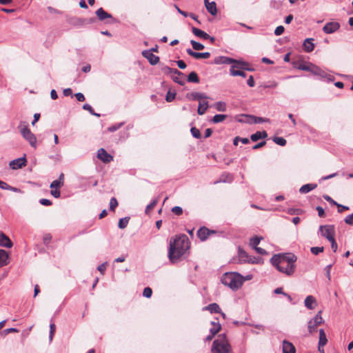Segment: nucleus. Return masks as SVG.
Masks as SVG:
<instances>
[{
	"instance_id": "obj_1",
	"label": "nucleus",
	"mask_w": 353,
	"mask_h": 353,
	"mask_svg": "<svg viewBox=\"0 0 353 353\" xmlns=\"http://www.w3.org/2000/svg\"><path fill=\"white\" fill-rule=\"evenodd\" d=\"M190 248V241L185 234L171 239L168 250V257L172 263H177Z\"/></svg>"
},
{
	"instance_id": "obj_2",
	"label": "nucleus",
	"mask_w": 353,
	"mask_h": 353,
	"mask_svg": "<svg viewBox=\"0 0 353 353\" xmlns=\"http://www.w3.org/2000/svg\"><path fill=\"white\" fill-rule=\"evenodd\" d=\"M296 260L295 254L284 253L274 255L271 259V263L279 272L287 276H292L296 270Z\"/></svg>"
},
{
	"instance_id": "obj_3",
	"label": "nucleus",
	"mask_w": 353,
	"mask_h": 353,
	"mask_svg": "<svg viewBox=\"0 0 353 353\" xmlns=\"http://www.w3.org/2000/svg\"><path fill=\"white\" fill-rule=\"evenodd\" d=\"M243 276L236 272H226L221 279V283L232 290L239 289L243 283Z\"/></svg>"
},
{
	"instance_id": "obj_4",
	"label": "nucleus",
	"mask_w": 353,
	"mask_h": 353,
	"mask_svg": "<svg viewBox=\"0 0 353 353\" xmlns=\"http://www.w3.org/2000/svg\"><path fill=\"white\" fill-rule=\"evenodd\" d=\"M230 345L225 334H219L218 338L214 341L212 352V353H229Z\"/></svg>"
},
{
	"instance_id": "obj_5",
	"label": "nucleus",
	"mask_w": 353,
	"mask_h": 353,
	"mask_svg": "<svg viewBox=\"0 0 353 353\" xmlns=\"http://www.w3.org/2000/svg\"><path fill=\"white\" fill-rule=\"evenodd\" d=\"M165 72L172 75L173 81L181 85L185 84L184 74L177 69L166 67L164 69Z\"/></svg>"
},
{
	"instance_id": "obj_6",
	"label": "nucleus",
	"mask_w": 353,
	"mask_h": 353,
	"mask_svg": "<svg viewBox=\"0 0 353 353\" xmlns=\"http://www.w3.org/2000/svg\"><path fill=\"white\" fill-rule=\"evenodd\" d=\"M248 65V63H246L245 61H238L236 64L232 65V66L230 68V75H232L233 77L240 76V77H246V74H245V72H243L242 70L234 71V68H238V69H241V70L246 69V70H252L251 69H248V68H246V66Z\"/></svg>"
},
{
	"instance_id": "obj_7",
	"label": "nucleus",
	"mask_w": 353,
	"mask_h": 353,
	"mask_svg": "<svg viewBox=\"0 0 353 353\" xmlns=\"http://www.w3.org/2000/svg\"><path fill=\"white\" fill-rule=\"evenodd\" d=\"M20 132L32 148H37V138L27 126L20 128Z\"/></svg>"
},
{
	"instance_id": "obj_8",
	"label": "nucleus",
	"mask_w": 353,
	"mask_h": 353,
	"mask_svg": "<svg viewBox=\"0 0 353 353\" xmlns=\"http://www.w3.org/2000/svg\"><path fill=\"white\" fill-rule=\"evenodd\" d=\"M319 232L321 236L326 238L328 241L334 239L335 229L332 225H321L319 227Z\"/></svg>"
},
{
	"instance_id": "obj_9",
	"label": "nucleus",
	"mask_w": 353,
	"mask_h": 353,
	"mask_svg": "<svg viewBox=\"0 0 353 353\" xmlns=\"http://www.w3.org/2000/svg\"><path fill=\"white\" fill-rule=\"evenodd\" d=\"M323 323V318L321 316V311H319L315 316L309 321L307 328L310 333H312L316 330L317 327Z\"/></svg>"
},
{
	"instance_id": "obj_10",
	"label": "nucleus",
	"mask_w": 353,
	"mask_h": 353,
	"mask_svg": "<svg viewBox=\"0 0 353 353\" xmlns=\"http://www.w3.org/2000/svg\"><path fill=\"white\" fill-rule=\"evenodd\" d=\"M242 119H239L240 122L249 123H261L263 122H268L270 120L267 118L257 117L250 115H242Z\"/></svg>"
},
{
	"instance_id": "obj_11",
	"label": "nucleus",
	"mask_w": 353,
	"mask_h": 353,
	"mask_svg": "<svg viewBox=\"0 0 353 353\" xmlns=\"http://www.w3.org/2000/svg\"><path fill=\"white\" fill-rule=\"evenodd\" d=\"M310 72L312 73L314 75L319 76L323 79H327L330 81H332L334 79L333 77H332L330 74H327L321 68L314 65H312Z\"/></svg>"
},
{
	"instance_id": "obj_12",
	"label": "nucleus",
	"mask_w": 353,
	"mask_h": 353,
	"mask_svg": "<svg viewBox=\"0 0 353 353\" xmlns=\"http://www.w3.org/2000/svg\"><path fill=\"white\" fill-rule=\"evenodd\" d=\"M340 27H341V26L339 22H336V21L328 22L323 27V31L325 34H332V33L336 32L340 28Z\"/></svg>"
},
{
	"instance_id": "obj_13",
	"label": "nucleus",
	"mask_w": 353,
	"mask_h": 353,
	"mask_svg": "<svg viewBox=\"0 0 353 353\" xmlns=\"http://www.w3.org/2000/svg\"><path fill=\"white\" fill-rule=\"evenodd\" d=\"M239 60L234 59L225 56H219L214 59V63L217 65L221 64H236Z\"/></svg>"
},
{
	"instance_id": "obj_14",
	"label": "nucleus",
	"mask_w": 353,
	"mask_h": 353,
	"mask_svg": "<svg viewBox=\"0 0 353 353\" xmlns=\"http://www.w3.org/2000/svg\"><path fill=\"white\" fill-rule=\"evenodd\" d=\"M97 157L103 163H110L113 160V157L108 154L103 148H100L97 152Z\"/></svg>"
},
{
	"instance_id": "obj_15",
	"label": "nucleus",
	"mask_w": 353,
	"mask_h": 353,
	"mask_svg": "<svg viewBox=\"0 0 353 353\" xmlns=\"http://www.w3.org/2000/svg\"><path fill=\"white\" fill-rule=\"evenodd\" d=\"M143 57L147 59L151 65H156L159 61V57L151 52V50H143L141 52Z\"/></svg>"
},
{
	"instance_id": "obj_16",
	"label": "nucleus",
	"mask_w": 353,
	"mask_h": 353,
	"mask_svg": "<svg viewBox=\"0 0 353 353\" xmlns=\"http://www.w3.org/2000/svg\"><path fill=\"white\" fill-rule=\"evenodd\" d=\"M26 164V159L25 157L19 158L10 162V166L13 170H17L25 166Z\"/></svg>"
},
{
	"instance_id": "obj_17",
	"label": "nucleus",
	"mask_w": 353,
	"mask_h": 353,
	"mask_svg": "<svg viewBox=\"0 0 353 353\" xmlns=\"http://www.w3.org/2000/svg\"><path fill=\"white\" fill-rule=\"evenodd\" d=\"M186 52L187 53L195 58V59H208L210 57V53L208 52H194L193 51L192 49L190 48H188L186 50Z\"/></svg>"
},
{
	"instance_id": "obj_18",
	"label": "nucleus",
	"mask_w": 353,
	"mask_h": 353,
	"mask_svg": "<svg viewBox=\"0 0 353 353\" xmlns=\"http://www.w3.org/2000/svg\"><path fill=\"white\" fill-rule=\"evenodd\" d=\"M212 233H215V231L210 230L205 227H202L198 230L197 235L200 240L203 241H205Z\"/></svg>"
},
{
	"instance_id": "obj_19",
	"label": "nucleus",
	"mask_w": 353,
	"mask_h": 353,
	"mask_svg": "<svg viewBox=\"0 0 353 353\" xmlns=\"http://www.w3.org/2000/svg\"><path fill=\"white\" fill-rule=\"evenodd\" d=\"M186 97L190 100L199 101L203 99H206L208 98L205 94L201 93V92H196L188 93L186 95Z\"/></svg>"
},
{
	"instance_id": "obj_20",
	"label": "nucleus",
	"mask_w": 353,
	"mask_h": 353,
	"mask_svg": "<svg viewBox=\"0 0 353 353\" xmlns=\"http://www.w3.org/2000/svg\"><path fill=\"white\" fill-rule=\"evenodd\" d=\"M282 352V353H296V349L292 343L284 340L283 341Z\"/></svg>"
},
{
	"instance_id": "obj_21",
	"label": "nucleus",
	"mask_w": 353,
	"mask_h": 353,
	"mask_svg": "<svg viewBox=\"0 0 353 353\" xmlns=\"http://www.w3.org/2000/svg\"><path fill=\"white\" fill-rule=\"evenodd\" d=\"M327 342L326 334L323 329L319 330V352H323V347Z\"/></svg>"
},
{
	"instance_id": "obj_22",
	"label": "nucleus",
	"mask_w": 353,
	"mask_h": 353,
	"mask_svg": "<svg viewBox=\"0 0 353 353\" xmlns=\"http://www.w3.org/2000/svg\"><path fill=\"white\" fill-rule=\"evenodd\" d=\"M64 184V174L63 173H61L58 179L53 181L50 185V188L52 189H59Z\"/></svg>"
},
{
	"instance_id": "obj_23",
	"label": "nucleus",
	"mask_w": 353,
	"mask_h": 353,
	"mask_svg": "<svg viewBox=\"0 0 353 353\" xmlns=\"http://www.w3.org/2000/svg\"><path fill=\"white\" fill-rule=\"evenodd\" d=\"M204 3L208 12L215 16L217 13L216 3L214 1L209 2V0H204Z\"/></svg>"
},
{
	"instance_id": "obj_24",
	"label": "nucleus",
	"mask_w": 353,
	"mask_h": 353,
	"mask_svg": "<svg viewBox=\"0 0 353 353\" xmlns=\"http://www.w3.org/2000/svg\"><path fill=\"white\" fill-rule=\"evenodd\" d=\"M0 246L8 248L12 246V243L9 237L2 232H0Z\"/></svg>"
},
{
	"instance_id": "obj_25",
	"label": "nucleus",
	"mask_w": 353,
	"mask_h": 353,
	"mask_svg": "<svg viewBox=\"0 0 353 353\" xmlns=\"http://www.w3.org/2000/svg\"><path fill=\"white\" fill-rule=\"evenodd\" d=\"M209 105L208 102L206 101V99H203L199 101V107L197 109V113L199 115H203L206 112L207 109L208 108Z\"/></svg>"
},
{
	"instance_id": "obj_26",
	"label": "nucleus",
	"mask_w": 353,
	"mask_h": 353,
	"mask_svg": "<svg viewBox=\"0 0 353 353\" xmlns=\"http://www.w3.org/2000/svg\"><path fill=\"white\" fill-rule=\"evenodd\" d=\"M96 14L100 21H104L106 19H112V16L106 12L102 8H99L96 11Z\"/></svg>"
},
{
	"instance_id": "obj_27",
	"label": "nucleus",
	"mask_w": 353,
	"mask_h": 353,
	"mask_svg": "<svg viewBox=\"0 0 353 353\" xmlns=\"http://www.w3.org/2000/svg\"><path fill=\"white\" fill-rule=\"evenodd\" d=\"M192 32L195 36L199 38H202L203 39H208V38H210V35L208 34L197 28L192 27Z\"/></svg>"
},
{
	"instance_id": "obj_28",
	"label": "nucleus",
	"mask_w": 353,
	"mask_h": 353,
	"mask_svg": "<svg viewBox=\"0 0 353 353\" xmlns=\"http://www.w3.org/2000/svg\"><path fill=\"white\" fill-rule=\"evenodd\" d=\"M203 310H208L210 313H221V310L219 305L216 303L209 304L206 307H203Z\"/></svg>"
},
{
	"instance_id": "obj_29",
	"label": "nucleus",
	"mask_w": 353,
	"mask_h": 353,
	"mask_svg": "<svg viewBox=\"0 0 353 353\" xmlns=\"http://www.w3.org/2000/svg\"><path fill=\"white\" fill-rule=\"evenodd\" d=\"M317 187V185L315 183H307L302 185L299 189V192L301 194H306Z\"/></svg>"
},
{
	"instance_id": "obj_30",
	"label": "nucleus",
	"mask_w": 353,
	"mask_h": 353,
	"mask_svg": "<svg viewBox=\"0 0 353 353\" xmlns=\"http://www.w3.org/2000/svg\"><path fill=\"white\" fill-rule=\"evenodd\" d=\"M305 306L310 310H312L314 308V304H316V299L314 296L309 295L307 296L304 301Z\"/></svg>"
},
{
	"instance_id": "obj_31",
	"label": "nucleus",
	"mask_w": 353,
	"mask_h": 353,
	"mask_svg": "<svg viewBox=\"0 0 353 353\" xmlns=\"http://www.w3.org/2000/svg\"><path fill=\"white\" fill-rule=\"evenodd\" d=\"M313 39L309 38L305 39L303 46L305 50L307 52H312L314 48V44L312 43Z\"/></svg>"
},
{
	"instance_id": "obj_32",
	"label": "nucleus",
	"mask_w": 353,
	"mask_h": 353,
	"mask_svg": "<svg viewBox=\"0 0 353 353\" xmlns=\"http://www.w3.org/2000/svg\"><path fill=\"white\" fill-rule=\"evenodd\" d=\"M8 260V252L4 250H0V268L7 265Z\"/></svg>"
},
{
	"instance_id": "obj_33",
	"label": "nucleus",
	"mask_w": 353,
	"mask_h": 353,
	"mask_svg": "<svg viewBox=\"0 0 353 353\" xmlns=\"http://www.w3.org/2000/svg\"><path fill=\"white\" fill-rule=\"evenodd\" d=\"M212 327L210 329V332L213 334H216L221 328V324L217 321L211 322Z\"/></svg>"
},
{
	"instance_id": "obj_34",
	"label": "nucleus",
	"mask_w": 353,
	"mask_h": 353,
	"mask_svg": "<svg viewBox=\"0 0 353 353\" xmlns=\"http://www.w3.org/2000/svg\"><path fill=\"white\" fill-rule=\"evenodd\" d=\"M188 81L192 83H199V78L195 72H191L188 76Z\"/></svg>"
},
{
	"instance_id": "obj_35",
	"label": "nucleus",
	"mask_w": 353,
	"mask_h": 353,
	"mask_svg": "<svg viewBox=\"0 0 353 353\" xmlns=\"http://www.w3.org/2000/svg\"><path fill=\"white\" fill-rule=\"evenodd\" d=\"M227 116L225 114H216L212 118V122L214 123H218L223 121Z\"/></svg>"
},
{
	"instance_id": "obj_36",
	"label": "nucleus",
	"mask_w": 353,
	"mask_h": 353,
	"mask_svg": "<svg viewBox=\"0 0 353 353\" xmlns=\"http://www.w3.org/2000/svg\"><path fill=\"white\" fill-rule=\"evenodd\" d=\"M129 219H130L129 217H125V218L120 219L119 221V224H118L119 228L121 229L125 228L128 224Z\"/></svg>"
},
{
	"instance_id": "obj_37",
	"label": "nucleus",
	"mask_w": 353,
	"mask_h": 353,
	"mask_svg": "<svg viewBox=\"0 0 353 353\" xmlns=\"http://www.w3.org/2000/svg\"><path fill=\"white\" fill-rule=\"evenodd\" d=\"M159 201V199H154V200H152L151 201V203L150 204H148L146 208H145V214H149L150 212V211L154 208V206L157 205V203H158Z\"/></svg>"
},
{
	"instance_id": "obj_38",
	"label": "nucleus",
	"mask_w": 353,
	"mask_h": 353,
	"mask_svg": "<svg viewBox=\"0 0 353 353\" xmlns=\"http://www.w3.org/2000/svg\"><path fill=\"white\" fill-rule=\"evenodd\" d=\"M261 237H258V236H254L252 238L250 239V245L253 248H255L256 247H257V245L259 244L261 240Z\"/></svg>"
},
{
	"instance_id": "obj_39",
	"label": "nucleus",
	"mask_w": 353,
	"mask_h": 353,
	"mask_svg": "<svg viewBox=\"0 0 353 353\" xmlns=\"http://www.w3.org/2000/svg\"><path fill=\"white\" fill-rule=\"evenodd\" d=\"M214 106L218 111L225 112L226 110V104L224 102L219 101Z\"/></svg>"
},
{
	"instance_id": "obj_40",
	"label": "nucleus",
	"mask_w": 353,
	"mask_h": 353,
	"mask_svg": "<svg viewBox=\"0 0 353 353\" xmlns=\"http://www.w3.org/2000/svg\"><path fill=\"white\" fill-rule=\"evenodd\" d=\"M273 141L276 143L277 145H279L281 146H284L286 145V140L283 138V137H275L273 138Z\"/></svg>"
},
{
	"instance_id": "obj_41",
	"label": "nucleus",
	"mask_w": 353,
	"mask_h": 353,
	"mask_svg": "<svg viewBox=\"0 0 353 353\" xmlns=\"http://www.w3.org/2000/svg\"><path fill=\"white\" fill-rule=\"evenodd\" d=\"M190 43L192 44L193 49L195 50H201L204 48V46L203 44L194 40H191Z\"/></svg>"
},
{
	"instance_id": "obj_42",
	"label": "nucleus",
	"mask_w": 353,
	"mask_h": 353,
	"mask_svg": "<svg viewBox=\"0 0 353 353\" xmlns=\"http://www.w3.org/2000/svg\"><path fill=\"white\" fill-rule=\"evenodd\" d=\"M83 109L85 110H88L92 115L97 116L98 117H100V114L95 113L92 106L88 103H85L83 105Z\"/></svg>"
},
{
	"instance_id": "obj_43",
	"label": "nucleus",
	"mask_w": 353,
	"mask_h": 353,
	"mask_svg": "<svg viewBox=\"0 0 353 353\" xmlns=\"http://www.w3.org/2000/svg\"><path fill=\"white\" fill-rule=\"evenodd\" d=\"M56 330V326L52 321H51V323L50 324V333H49V340L50 341H52L54 334Z\"/></svg>"
},
{
	"instance_id": "obj_44",
	"label": "nucleus",
	"mask_w": 353,
	"mask_h": 353,
	"mask_svg": "<svg viewBox=\"0 0 353 353\" xmlns=\"http://www.w3.org/2000/svg\"><path fill=\"white\" fill-rule=\"evenodd\" d=\"M192 135L196 139H199L201 137V132L199 129L195 127H192L190 130Z\"/></svg>"
},
{
	"instance_id": "obj_45",
	"label": "nucleus",
	"mask_w": 353,
	"mask_h": 353,
	"mask_svg": "<svg viewBox=\"0 0 353 353\" xmlns=\"http://www.w3.org/2000/svg\"><path fill=\"white\" fill-rule=\"evenodd\" d=\"M117 205H118L117 200L114 197H112L110 201V210L112 211H114V210Z\"/></svg>"
},
{
	"instance_id": "obj_46",
	"label": "nucleus",
	"mask_w": 353,
	"mask_h": 353,
	"mask_svg": "<svg viewBox=\"0 0 353 353\" xmlns=\"http://www.w3.org/2000/svg\"><path fill=\"white\" fill-rule=\"evenodd\" d=\"M323 250H324L323 247H312L310 249V251L313 254L317 255L320 252H323Z\"/></svg>"
},
{
	"instance_id": "obj_47",
	"label": "nucleus",
	"mask_w": 353,
	"mask_h": 353,
	"mask_svg": "<svg viewBox=\"0 0 353 353\" xmlns=\"http://www.w3.org/2000/svg\"><path fill=\"white\" fill-rule=\"evenodd\" d=\"M152 294V290L150 288H145L143 292V296L146 298H150Z\"/></svg>"
},
{
	"instance_id": "obj_48",
	"label": "nucleus",
	"mask_w": 353,
	"mask_h": 353,
	"mask_svg": "<svg viewBox=\"0 0 353 353\" xmlns=\"http://www.w3.org/2000/svg\"><path fill=\"white\" fill-rule=\"evenodd\" d=\"M176 94L174 92H171L170 91H168L165 96V99L168 102L172 101L175 98Z\"/></svg>"
},
{
	"instance_id": "obj_49",
	"label": "nucleus",
	"mask_w": 353,
	"mask_h": 353,
	"mask_svg": "<svg viewBox=\"0 0 353 353\" xmlns=\"http://www.w3.org/2000/svg\"><path fill=\"white\" fill-rule=\"evenodd\" d=\"M312 65V64H310V65L300 64L297 68H298V69H299L301 70L310 72Z\"/></svg>"
},
{
	"instance_id": "obj_50",
	"label": "nucleus",
	"mask_w": 353,
	"mask_h": 353,
	"mask_svg": "<svg viewBox=\"0 0 353 353\" xmlns=\"http://www.w3.org/2000/svg\"><path fill=\"white\" fill-rule=\"evenodd\" d=\"M285 28L283 26H279L276 28L274 30V34L276 36L281 35L284 32Z\"/></svg>"
},
{
	"instance_id": "obj_51",
	"label": "nucleus",
	"mask_w": 353,
	"mask_h": 353,
	"mask_svg": "<svg viewBox=\"0 0 353 353\" xmlns=\"http://www.w3.org/2000/svg\"><path fill=\"white\" fill-rule=\"evenodd\" d=\"M250 138L252 141H257L258 140L261 139L260 131H257L254 134H252Z\"/></svg>"
},
{
	"instance_id": "obj_52",
	"label": "nucleus",
	"mask_w": 353,
	"mask_h": 353,
	"mask_svg": "<svg viewBox=\"0 0 353 353\" xmlns=\"http://www.w3.org/2000/svg\"><path fill=\"white\" fill-rule=\"evenodd\" d=\"M332 266V265L330 264V265H327L325 268V271L326 276L328 279L329 281L331 280L330 271H331Z\"/></svg>"
},
{
	"instance_id": "obj_53",
	"label": "nucleus",
	"mask_w": 353,
	"mask_h": 353,
	"mask_svg": "<svg viewBox=\"0 0 353 353\" xmlns=\"http://www.w3.org/2000/svg\"><path fill=\"white\" fill-rule=\"evenodd\" d=\"M345 223L348 225H353V213L345 218Z\"/></svg>"
},
{
	"instance_id": "obj_54",
	"label": "nucleus",
	"mask_w": 353,
	"mask_h": 353,
	"mask_svg": "<svg viewBox=\"0 0 353 353\" xmlns=\"http://www.w3.org/2000/svg\"><path fill=\"white\" fill-rule=\"evenodd\" d=\"M172 212L176 214V215H181L183 213V210L179 206H175L172 208Z\"/></svg>"
},
{
	"instance_id": "obj_55",
	"label": "nucleus",
	"mask_w": 353,
	"mask_h": 353,
	"mask_svg": "<svg viewBox=\"0 0 353 353\" xmlns=\"http://www.w3.org/2000/svg\"><path fill=\"white\" fill-rule=\"evenodd\" d=\"M52 236L50 235V234H46L43 238V243L45 245H48L50 242Z\"/></svg>"
},
{
	"instance_id": "obj_56",
	"label": "nucleus",
	"mask_w": 353,
	"mask_h": 353,
	"mask_svg": "<svg viewBox=\"0 0 353 353\" xmlns=\"http://www.w3.org/2000/svg\"><path fill=\"white\" fill-rule=\"evenodd\" d=\"M50 194L54 197V198H59L61 196V192L59 189H52Z\"/></svg>"
},
{
	"instance_id": "obj_57",
	"label": "nucleus",
	"mask_w": 353,
	"mask_h": 353,
	"mask_svg": "<svg viewBox=\"0 0 353 353\" xmlns=\"http://www.w3.org/2000/svg\"><path fill=\"white\" fill-rule=\"evenodd\" d=\"M39 203L46 206H50L52 205V201L47 199H41L39 200Z\"/></svg>"
},
{
	"instance_id": "obj_58",
	"label": "nucleus",
	"mask_w": 353,
	"mask_h": 353,
	"mask_svg": "<svg viewBox=\"0 0 353 353\" xmlns=\"http://www.w3.org/2000/svg\"><path fill=\"white\" fill-rule=\"evenodd\" d=\"M123 125V123H121L118 125H112L110 127L108 128V131L110 132H115L117 131L118 129H119Z\"/></svg>"
},
{
	"instance_id": "obj_59",
	"label": "nucleus",
	"mask_w": 353,
	"mask_h": 353,
	"mask_svg": "<svg viewBox=\"0 0 353 353\" xmlns=\"http://www.w3.org/2000/svg\"><path fill=\"white\" fill-rule=\"evenodd\" d=\"M19 330L16 328H14V327H12V328H8V329H6L4 330L1 334H4V335H6L9 333H11V332H18Z\"/></svg>"
},
{
	"instance_id": "obj_60",
	"label": "nucleus",
	"mask_w": 353,
	"mask_h": 353,
	"mask_svg": "<svg viewBox=\"0 0 353 353\" xmlns=\"http://www.w3.org/2000/svg\"><path fill=\"white\" fill-rule=\"evenodd\" d=\"M331 243V248L334 252H336L337 251L338 245L334 239L332 240L329 241Z\"/></svg>"
},
{
	"instance_id": "obj_61",
	"label": "nucleus",
	"mask_w": 353,
	"mask_h": 353,
	"mask_svg": "<svg viewBox=\"0 0 353 353\" xmlns=\"http://www.w3.org/2000/svg\"><path fill=\"white\" fill-rule=\"evenodd\" d=\"M323 198H324V199H325L327 201H328L332 205H338V203H336L334 200H333L328 195H323Z\"/></svg>"
},
{
	"instance_id": "obj_62",
	"label": "nucleus",
	"mask_w": 353,
	"mask_h": 353,
	"mask_svg": "<svg viewBox=\"0 0 353 353\" xmlns=\"http://www.w3.org/2000/svg\"><path fill=\"white\" fill-rule=\"evenodd\" d=\"M336 205L338 207V212L339 213L343 212L344 210H349V207L348 206L343 205L339 204V203H338V205Z\"/></svg>"
},
{
	"instance_id": "obj_63",
	"label": "nucleus",
	"mask_w": 353,
	"mask_h": 353,
	"mask_svg": "<svg viewBox=\"0 0 353 353\" xmlns=\"http://www.w3.org/2000/svg\"><path fill=\"white\" fill-rule=\"evenodd\" d=\"M247 83L251 88H252L255 85V82H254V78L252 76L249 77V78L247 81Z\"/></svg>"
},
{
	"instance_id": "obj_64",
	"label": "nucleus",
	"mask_w": 353,
	"mask_h": 353,
	"mask_svg": "<svg viewBox=\"0 0 353 353\" xmlns=\"http://www.w3.org/2000/svg\"><path fill=\"white\" fill-rule=\"evenodd\" d=\"M107 263H103L98 266L97 270L101 273L103 274L106 269Z\"/></svg>"
}]
</instances>
